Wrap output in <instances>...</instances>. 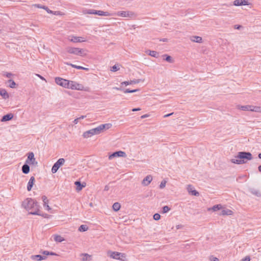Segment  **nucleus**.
Instances as JSON below:
<instances>
[{"label": "nucleus", "instance_id": "nucleus-1", "mask_svg": "<svg viewBox=\"0 0 261 261\" xmlns=\"http://www.w3.org/2000/svg\"><path fill=\"white\" fill-rule=\"evenodd\" d=\"M22 206L28 212L29 214L33 215H41L40 206L35 200L28 198L22 203Z\"/></svg>", "mask_w": 261, "mask_h": 261}, {"label": "nucleus", "instance_id": "nucleus-2", "mask_svg": "<svg viewBox=\"0 0 261 261\" xmlns=\"http://www.w3.org/2000/svg\"><path fill=\"white\" fill-rule=\"evenodd\" d=\"M111 123L102 124L97 127L87 130L83 133V136L85 138H88L95 135H98L104 130L108 129L112 127Z\"/></svg>", "mask_w": 261, "mask_h": 261}, {"label": "nucleus", "instance_id": "nucleus-3", "mask_svg": "<svg viewBox=\"0 0 261 261\" xmlns=\"http://www.w3.org/2000/svg\"><path fill=\"white\" fill-rule=\"evenodd\" d=\"M252 155L249 152L240 151L238 153L235 159L231 160V162L234 164H243L246 163L248 161L252 159Z\"/></svg>", "mask_w": 261, "mask_h": 261}, {"label": "nucleus", "instance_id": "nucleus-4", "mask_svg": "<svg viewBox=\"0 0 261 261\" xmlns=\"http://www.w3.org/2000/svg\"><path fill=\"white\" fill-rule=\"evenodd\" d=\"M86 13L89 14H95L99 16H110L108 12H104L100 10H95L94 9H88L86 11Z\"/></svg>", "mask_w": 261, "mask_h": 261}, {"label": "nucleus", "instance_id": "nucleus-5", "mask_svg": "<svg viewBox=\"0 0 261 261\" xmlns=\"http://www.w3.org/2000/svg\"><path fill=\"white\" fill-rule=\"evenodd\" d=\"M67 51L70 54L82 56L84 51L79 48L68 47L67 48Z\"/></svg>", "mask_w": 261, "mask_h": 261}, {"label": "nucleus", "instance_id": "nucleus-6", "mask_svg": "<svg viewBox=\"0 0 261 261\" xmlns=\"http://www.w3.org/2000/svg\"><path fill=\"white\" fill-rule=\"evenodd\" d=\"M65 161L63 158L59 159L53 166L51 168L52 173H56L58 169H59V168L64 164Z\"/></svg>", "mask_w": 261, "mask_h": 261}, {"label": "nucleus", "instance_id": "nucleus-7", "mask_svg": "<svg viewBox=\"0 0 261 261\" xmlns=\"http://www.w3.org/2000/svg\"><path fill=\"white\" fill-rule=\"evenodd\" d=\"M116 16H120L122 17L131 18L135 16V13L130 11H118L115 14Z\"/></svg>", "mask_w": 261, "mask_h": 261}, {"label": "nucleus", "instance_id": "nucleus-8", "mask_svg": "<svg viewBox=\"0 0 261 261\" xmlns=\"http://www.w3.org/2000/svg\"><path fill=\"white\" fill-rule=\"evenodd\" d=\"M69 81L67 80H65L60 77H57L55 78L56 83L65 88H67L68 86Z\"/></svg>", "mask_w": 261, "mask_h": 261}, {"label": "nucleus", "instance_id": "nucleus-9", "mask_svg": "<svg viewBox=\"0 0 261 261\" xmlns=\"http://www.w3.org/2000/svg\"><path fill=\"white\" fill-rule=\"evenodd\" d=\"M25 163L28 164H37V162H36L35 158H34V154L33 152L28 153L27 159Z\"/></svg>", "mask_w": 261, "mask_h": 261}, {"label": "nucleus", "instance_id": "nucleus-10", "mask_svg": "<svg viewBox=\"0 0 261 261\" xmlns=\"http://www.w3.org/2000/svg\"><path fill=\"white\" fill-rule=\"evenodd\" d=\"M68 40L72 42L76 43V42H85L86 40L82 37L79 36H71L69 37Z\"/></svg>", "mask_w": 261, "mask_h": 261}, {"label": "nucleus", "instance_id": "nucleus-11", "mask_svg": "<svg viewBox=\"0 0 261 261\" xmlns=\"http://www.w3.org/2000/svg\"><path fill=\"white\" fill-rule=\"evenodd\" d=\"M126 154L124 151H118L113 152L112 154L109 155V159L112 160L115 157H124L125 156Z\"/></svg>", "mask_w": 261, "mask_h": 261}, {"label": "nucleus", "instance_id": "nucleus-12", "mask_svg": "<svg viewBox=\"0 0 261 261\" xmlns=\"http://www.w3.org/2000/svg\"><path fill=\"white\" fill-rule=\"evenodd\" d=\"M187 190L189 193L192 195L198 196L199 195V193L196 190H195L193 187L191 185H188L187 187Z\"/></svg>", "mask_w": 261, "mask_h": 261}, {"label": "nucleus", "instance_id": "nucleus-13", "mask_svg": "<svg viewBox=\"0 0 261 261\" xmlns=\"http://www.w3.org/2000/svg\"><path fill=\"white\" fill-rule=\"evenodd\" d=\"M233 5L236 6L249 5L248 0H235Z\"/></svg>", "mask_w": 261, "mask_h": 261}, {"label": "nucleus", "instance_id": "nucleus-14", "mask_svg": "<svg viewBox=\"0 0 261 261\" xmlns=\"http://www.w3.org/2000/svg\"><path fill=\"white\" fill-rule=\"evenodd\" d=\"M109 255L111 257L116 259H121L120 258V255L123 256V254L118 252H109Z\"/></svg>", "mask_w": 261, "mask_h": 261}, {"label": "nucleus", "instance_id": "nucleus-15", "mask_svg": "<svg viewBox=\"0 0 261 261\" xmlns=\"http://www.w3.org/2000/svg\"><path fill=\"white\" fill-rule=\"evenodd\" d=\"M152 177L151 175L146 176L142 181V184L144 186H148L152 181Z\"/></svg>", "mask_w": 261, "mask_h": 261}, {"label": "nucleus", "instance_id": "nucleus-16", "mask_svg": "<svg viewBox=\"0 0 261 261\" xmlns=\"http://www.w3.org/2000/svg\"><path fill=\"white\" fill-rule=\"evenodd\" d=\"M35 181V177L34 176L31 177L27 185V190L28 191H30L32 190L33 186Z\"/></svg>", "mask_w": 261, "mask_h": 261}, {"label": "nucleus", "instance_id": "nucleus-17", "mask_svg": "<svg viewBox=\"0 0 261 261\" xmlns=\"http://www.w3.org/2000/svg\"><path fill=\"white\" fill-rule=\"evenodd\" d=\"M232 213L233 212L231 210L227 208H224L222 210L219 215L222 216H228L232 215Z\"/></svg>", "mask_w": 261, "mask_h": 261}, {"label": "nucleus", "instance_id": "nucleus-18", "mask_svg": "<svg viewBox=\"0 0 261 261\" xmlns=\"http://www.w3.org/2000/svg\"><path fill=\"white\" fill-rule=\"evenodd\" d=\"M13 117V114L10 113L3 116L1 121L2 122L7 121L11 120Z\"/></svg>", "mask_w": 261, "mask_h": 261}, {"label": "nucleus", "instance_id": "nucleus-19", "mask_svg": "<svg viewBox=\"0 0 261 261\" xmlns=\"http://www.w3.org/2000/svg\"><path fill=\"white\" fill-rule=\"evenodd\" d=\"M222 208V206L221 204H216V205H214L212 207L208 208L207 211H213V212H216L218 210H220Z\"/></svg>", "mask_w": 261, "mask_h": 261}, {"label": "nucleus", "instance_id": "nucleus-20", "mask_svg": "<svg viewBox=\"0 0 261 261\" xmlns=\"http://www.w3.org/2000/svg\"><path fill=\"white\" fill-rule=\"evenodd\" d=\"M46 258V256H43L41 255H34L31 256V258L33 260L36 259L38 261H40L43 259H45Z\"/></svg>", "mask_w": 261, "mask_h": 261}, {"label": "nucleus", "instance_id": "nucleus-21", "mask_svg": "<svg viewBox=\"0 0 261 261\" xmlns=\"http://www.w3.org/2000/svg\"><path fill=\"white\" fill-rule=\"evenodd\" d=\"M30 166L28 164L25 163V164L22 167V171L24 174H28L30 172Z\"/></svg>", "mask_w": 261, "mask_h": 261}, {"label": "nucleus", "instance_id": "nucleus-22", "mask_svg": "<svg viewBox=\"0 0 261 261\" xmlns=\"http://www.w3.org/2000/svg\"><path fill=\"white\" fill-rule=\"evenodd\" d=\"M0 95L2 96L4 99H5L8 98L9 97V94L7 93V91L4 89L0 90Z\"/></svg>", "mask_w": 261, "mask_h": 261}, {"label": "nucleus", "instance_id": "nucleus-23", "mask_svg": "<svg viewBox=\"0 0 261 261\" xmlns=\"http://www.w3.org/2000/svg\"><path fill=\"white\" fill-rule=\"evenodd\" d=\"M191 40L193 42L201 43L202 42V39L201 37L193 36L191 37Z\"/></svg>", "mask_w": 261, "mask_h": 261}, {"label": "nucleus", "instance_id": "nucleus-24", "mask_svg": "<svg viewBox=\"0 0 261 261\" xmlns=\"http://www.w3.org/2000/svg\"><path fill=\"white\" fill-rule=\"evenodd\" d=\"M74 184L76 186V190L77 191H81L85 186V185L82 184L80 181H76Z\"/></svg>", "mask_w": 261, "mask_h": 261}, {"label": "nucleus", "instance_id": "nucleus-25", "mask_svg": "<svg viewBox=\"0 0 261 261\" xmlns=\"http://www.w3.org/2000/svg\"><path fill=\"white\" fill-rule=\"evenodd\" d=\"M239 109L242 110V111H251V108L252 107V106H238Z\"/></svg>", "mask_w": 261, "mask_h": 261}, {"label": "nucleus", "instance_id": "nucleus-26", "mask_svg": "<svg viewBox=\"0 0 261 261\" xmlns=\"http://www.w3.org/2000/svg\"><path fill=\"white\" fill-rule=\"evenodd\" d=\"M76 82L73 81H69L68 86L67 88H69L72 90H75L76 87Z\"/></svg>", "mask_w": 261, "mask_h": 261}, {"label": "nucleus", "instance_id": "nucleus-27", "mask_svg": "<svg viewBox=\"0 0 261 261\" xmlns=\"http://www.w3.org/2000/svg\"><path fill=\"white\" fill-rule=\"evenodd\" d=\"M148 52V55L152 57H153L156 58H158L159 57V54L158 52H156V51L148 50L147 51V53Z\"/></svg>", "mask_w": 261, "mask_h": 261}, {"label": "nucleus", "instance_id": "nucleus-28", "mask_svg": "<svg viewBox=\"0 0 261 261\" xmlns=\"http://www.w3.org/2000/svg\"><path fill=\"white\" fill-rule=\"evenodd\" d=\"M54 240L57 242H62L64 239L60 235L56 234L54 236Z\"/></svg>", "mask_w": 261, "mask_h": 261}, {"label": "nucleus", "instance_id": "nucleus-29", "mask_svg": "<svg viewBox=\"0 0 261 261\" xmlns=\"http://www.w3.org/2000/svg\"><path fill=\"white\" fill-rule=\"evenodd\" d=\"M35 6L38 8H42L43 10H45L48 13H52L53 11L50 10L47 7L45 6H42L40 4L35 5Z\"/></svg>", "mask_w": 261, "mask_h": 261}, {"label": "nucleus", "instance_id": "nucleus-30", "mask_svg": "<svg viewBox=\"0 0 261 261\" xmlns=\"http://www.w3.org/2000/svg\"><path fill=\"white\" fill-rule=\"evenodd\" d=\"M250 191L252 194H253L257 197H260L261 196V193L257 190H256L254 189H250Z\"/></svg>", "mask_w": 261, "mask_h": 261}, {"label": "nucleus", "instance_id": "nucleus-31", "mask_svg": "<svg viewBox=\"0 0 261 261\" xmlns=\"http://www.w3.org/2000/svg\"><path fill=\"white\" fill-rule=\"evenodd\" d=\"M112 207H113V209L114 210V211H115V212H117L120 210L121 205L119 203L115 202L113 204Z\"/></svg>", "mask_w": 261, "mask_h": 261}, {"label": "nucleus", "instance_id": "nucleus-32", "mask_svg": "<svg viewBox=\"0 0 261 261\" xmlns=\"http://www.w3.org/2000/svg\"><path fill=\"white\" fill-rule=\"evenodd\" d=\"M88 229V227L86 225H81L79 228V231H85Z\"/></svg>", "mask_w": 261, "mask_h": 261}, {"label": "nucleus", "instance_id": "nucleus-33", "mask_svg": "<svg viewBox=\"0 0 261 261\" xmlns=\"http://www.w3.org/2000/svg\"><path fill=\"white\" fill-rule=\"evenodd\" d=\"M66 64L67 65H68L71 66V67H72L73 68H76L77 69H83L82 68V66H78V65H74V64H72L69 63H66Z\"/></svg>", "mask_w": 261, "mask_h": 261}, {"label": "nucleus", "instance_id": "nucleus-34", "mask_svg": "<svg viewBox=\"0 0 261 261\" xmlns=\"http://www.w3.org/2000/svg\"><path fill=\"white\" fill-rule=\"evenodd\" d=\"M8 82L10 83L9 85V87L10 88H14L15 87L16 83L14 81H13L12 80H8Z\"/></svg>", "mask_w": 261, "mask_h": 261}, {"label": "nucleus", "instance_id": "nucleus-35", "mask_svg": "<svg viewBox=\"0 0 261 261\" xmlns=\"http://www.w3.org/2000/svg\"><path fill=\"white\" fill-rule=\"evenodd\" d=\"M138 91H139V89L129 90V89H126L125 90H124V92L125 93H134V92H136Z\"/></svg>", "mask_w": 261, "mask_h": 261}, {"label": "nucleus", "instance_id": "nucleus-36", "mask_svg": "<svg viewBox=\"0 0 261 261\" xmlns=\"http://www.w3.org/2000/svg\"><path fill=\"white\" fill-rule=\"evenodd\" d=\"M76 88L75 90H83L84 89V86L81 85V84H78L76 83Z\"/></svg>", "mask_w": 261, "mask_h": 261}, {"label": "nucleus", "instance_id": "nucleus-37", "mask_svg": "<svg viewBox=\"0 0 261 261\" xmlns=\"http://www.w3.org/2000/svg\"><path fill=\"white\" fill-rule=\"evenodd\" d=\"M170 208L167 205H165L162 208V212L163 213H167L170 211Z\"/></svg>", "mask_w": 261, "mask_h": 261}, {"label": "nucleus", "instance_id": "nucleus-38", "mask_svg": "<svg viewBox=\"0 0 261 261\" xmlns=\"http://www.w3.org/2000/svg\"><path fill=\"white\" fill-rule=\"evenodd\" d=\"M42 199L43 202V205H46V203H48V200L47 198V197L45 196H43L42 197Z\"/></svg>", "mask_w": 261, "mask_h": 261}, {"label": "nucleus", "instance_id": "nucleus-39", "mask_svg": "<svg viewBox=\"0 0 261 261\" xmlns=\"http://www.w3.org/2000/svg\"><path fill=\"white\" fill-rule=\"evenodd\" d=\"M260 108L258 107L252 106L251 109V111L259 112Z\"/></svg>", "mask_w": 261, "mask_h": 261}, {"label": "nucleus", "instance_id": "nucleus-40", "mask_svg": "<svg viewBox=\"0 0 261 261\" xmlns=\"http://www.w3.org/2000/svg\"><path fill=\"white\" fill-rule=\"evenodd\" d=\"M3 75L5 76L8 78H10L13 75V74L11 72H4L3 73Z\"/></svg>", "mask_w": 261, "mask_h": 261}, {"label": "nucleus", "instance_id": "nucleus-41", "mask_svg": "<svg viewBox=\"0 0 261 261\" xmlns=\"http://www.w3.org/2000/svg\"><path fill=\"white\" fill-rule=\"evenodd\" d=\"M166 56V58H165V60L169 62V63H172V58L169 56H168V55H165Z\"/></svg>", "mask_w": 261, "mask_h": 261}, {"label": "nucleus", "instance_id": "nucleus-42", "mask_svg": "<svg viewBox=\"0 0 261 261\" xmlns=\"http://www.w3.org/2000/svg\"><path fill=\"white\" fill-rule=\"evenodd\" d=\"M119 69V68L116 65H114L112 67L111 70L113 72H115L118 71Z\"/></svg>", "mask_w": 261, "mask_h": 261}, {"label": "nucleus", "instance_id": "nucleus-43", "mask_svg": "<svg viewBox=\"0 0 261 261\" xmlns=\"http://www.w3.org/2000/svg\"><path fill=\"white\" fill-rule=\"evenodd\" d=\"M140 82V80H131L129 82V84L130 85H132V84H136L139 83Z\"/></svg>", "mask_w": 261, "mask_h": 261}, {"label": "nucleus", "instance_id": "nucleus-44", "mask_svg": "<svg viewBox=\"0 0 261 261\" xmlns=\"http://www.w3.org/2000/svg\"><path fill=\"white\" fill-rule=\"evenodd\" d=\"M166 184V180H162L160 185V188L163 189L165 187Z\"/></svg>", "mask_w": 261, "mask_h": 261}, {"label": "nucleus", "instance_id": "nucleus-45", "mask_svg": "<svg viewBox=\"0 0 261 261\" xmlns=\"http://www.w3.org/2000/svg\"><path fill=\"white\" fill-rule=\"evenodd\" d=\"M161 218V216L159 214L156 213L153 215V219L155 220H159Z\"/></svg>", "mask_w": 261, "mask_h": 261}, {"label": "nucleus", "instance_id": "nucleus-46", "mask_svg": "<svg viewBox=\"0 0 261 261\" xmlns=\"http://www.w3.org/2000/svg\"><path fill=\"white\" fill-rule=\"evenodd\" d=\"M43 206H44V208H45V210H46L48 211H49L51 210V208L48 205V203H46V205H43Z\"/></svg>", "mask_w": 261, "mask_h": 261}, {"label": "nucleus", "instance_id": "nucleus-47", "mask_svg": "<svg viewBox=\"0 0 261 261\" xmlns=\"http://www.w3.org/2000/svg\"><path fill=\"white\" fill-rule=\"evenodd\" d=\"M210 260H211V261H219L218 258H217L216 257H214L213 256H211Z\"/></svg>", "mask_w": 261, "mask_h": 261}, {"label": "nucleus", "instance_id": "nucleus-48", "mask_svg": "<svg viewBox=\"0 0 261 261\" xmlns=\"http://www.w3.org/2000/svg\"><path fill=\"white\" fill-rule=\"evenodd\" d=\"M40 216H42L44 218H49L50 217V216H49L47 214H41V215Z\"/></svg>", "mask_w": 261, "mask_h": 261}, {"label": "nucleus", "instance_id": "nucleus-49", "mask_svg": "<svg viewBox=\"0 0 261 261\" xmlns=\"http://www.w3.org/2000/svg\"><path fill=\"white\" fill-rule=\"evenodd\" d=\"M250 258L249 256H246L243 259L242 261H250Z\"/></svg>", "mask_w": 261, "mask_h": 261}, {"label": "nucleus", "instance_id": "nucleus-50", "mask_svg": "<svg viewBox=\"0 0 261 261\" xmlns=\"http://www.w3.org/2000/svg\"><path fill=\"white\" fill-rule=\"evenodd\" d=\"M121 85H124L125 86H127V85H130V84H129V81H125V82L121 83Z\"/></svg>", "mask_w": 261, "mask_h": 261}, {"label": "nucleus", "instance_id": "nucleus-51", "mask_svg": "<svg viewBox=\"0 0 261 261\" xmlns=\"http://www.w3.org/2000/svg\"><path fill=\"white\" fill-rule=\"evenodd\" d=\"M49 252H49V251H43L42 252V253H43V254L45 255H49Z\"/></svg>", "mask_w": 261, "mask_h": 261}, {"label": "nucleus", "instance_id": "nucleus-52", "mask_svg": "<svg viewBox=\"0 0 261 261\" xmlns=\"http://www.w3.org/2000/svg\"><path fill=\"white\" fill-rule=\"evenodd\" d=\"M234 27V29L239 30L240 28H241L242 27V25H235Z\"/></svg>", "mask_w": 261, "mask_h": 261}, {"label": "nucleus", "instance_id": "nucleus-53", "mask_svg": "<svg viewBox=\"0 0 261 261\" xmlns=\"http://www.w3.org/2000/svg\"><path fill=\"white\" fill-rule=\"evenodd\" d=\"M173 114V113H169L164 116V118L168 117Z\"/></svg>", "mask_w": 261, "mask_h": 261}, {"label": "nucleus", "instance_id": "nucleus-54", "mask_svg": "<svg viewBox=\"0 0 261 261\" xmlns=\"http://www.w3.org/2000/svg\"><path fill=\"white\" fill-rule=\"evenodd\" d=\"M79 118H76V119H74V121H73V123H74V124H77V123H78V122H79Z\"/></svg>", "mask_w": 261, "mask_h": 261}, {"label": "nucleus", "instance_id": "nucleus-55", "mask_svg": "<svg viewBox=\"0 0 261 261\" xmlns=\"http://www.w3.org/2000/svg\"><path fill=\"white\" fill-rule=\"evenodd\" d=\"M140 110H141V109H140V108H134L132 109V111L135 112V111H140Z\"/></svg>", "mask_w": 261, "mask_h": 261}, {"label": "nucleus", "instance_id": "nucleus-56", "mask_svg": "<svg viewBox=\"0 0 261 261\" xmlns=\"http://www.w3.org/2000/svg\"><path fill=\"white\" fill-rule=\"evenodd\" d=\"M49 255H56V256L58 255L57 254H56V253L53 252H49Z\"/></svg>", "mask_w": 261, "mask_h": 261}, {"label": "nucleus", "instance_id": "nucleus-57", "mask_svg": "<svg viewBox=\"0 0 261 261\" xmlns=\"http://www.w3.org/2000/svg\"><path fill=\"white\" fill-rule=\"evenodd\" d=\"M148 117V115H147V114H145V115H142V116L141 117V118L143 119V118H146V117Z\"/></svg>", "mask_w": 261, "mask_h": 261}, {"label": "nucleus", "instance_id": "nucleus-58", "mask_svg": "<svg viewBox=\"0 0 261 261\" xmlns=\"http://www.w3.org/2000/svg\"><path fill=\"white\" fill-rule=\"evenodd\" d=\"M37 75L39 77L41 80H44V78L43 77H42L41 75H39V74H37Z\"/></svg>", "mask_w": 261, "mask_h": 261}, {"label": "nucleus", "instance_id": "nucleus-59", "mask_svg": "<svg viewBox=\"0 0 261 261\" xmlns=\"http://www.w3.org/2000/svg\"><path fill=\"white\" fill-rule=\"evenodd\" d=\"M160 41H163V42H166V41H167V39L164 38V39H162V40H161Z\"/></svg>", "mask_w": 261, "mask_h": 261}, {"label": "nucleus", "instance_id": "nucleus-60", "mask_svg": "<svg viewBox=\"0 0 261 261\" xmlns=\"http://www.w3.org/2000/svg\"><path fill=\"white\" fill-rule=\"evenodd\" d=\"M82 68H83V69H82V70H86V71H87V70H89V69H88V68H85V67H83V66H82Z\"/></svg>", "mask_w": 261, "mask_h": 261}, {"label": "nucleus", "instance_id": "nucleus-61", "mask_svg": "<svg viewBox=\"0 0 261 261\" xmlns=\"http://www.w3.org/2000/svg\"><path fill=\"white\" fill-rule=\"evenodd\" d=\"M258 171L261 172V165H259L258 167Z\"/></svg>", "mask_w": 261, "mask_h": 261}, {"label": "nucleus", "instance_id": "nucleus-62", "mask_svg": "<svg viewBox=\"0 0 261 261\" xmlns=\"http://www.w3.org/2000/svg\"><path fill=\"white\" fill-rule=\"evenodd\" d=\"M85 117V116H82L80 117H79V120H80V119H84Z\"/></svg>", "mask_w": 261, "mask_h": 261}, {"label": "nucleus", "instance_id": "nucleus-63", "mask_svg": "<svg viewBox=\"0 0 261 261\" xmlns=\"http://www.w3.org/2000/svg\"><path fill=\"white\" fill-rule=\"evenodd\" d=\"M258 156L260 159H261V153L258 154Z\"/></svg>", "mask_w": 261, "mask_h": 261}, {"label": "nucleus", "instance_id": "nucleus-64", "mask_svg": "<svg viewBox=\"0 0 261 261\" xmlns=\"http://www.w3.org/2000/svg\"><path fill=\"white\" fill-rule=\"evenodd\" d=\"M114 89H117V90H119V89H120V88H117V87H115V88H114Z\"/></svg>", "mask_w": 261, "mask_h": 261}]
</instances>
